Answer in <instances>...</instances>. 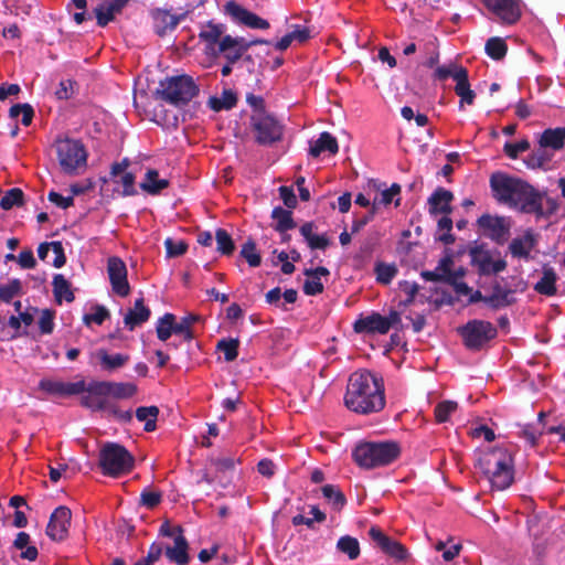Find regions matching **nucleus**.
<instances>
[{"mask_svg": "<svg viewBox=\"0 0 565 565\" xmlns=\"http://www.w3.org/2000/svg\"><path fill=\"white\" fill-rule=\"evenodd\" d=\"M497 203L537 217H547L558 210L556 199L537 191L524 180L497 173Z\"/></svg>", "mask_w": 565, "mask_h": 565, "instance_id": "nucleus-1", "label": "nucleus"}, {"mask_svg": "<svg viewBox=\"0 0 565 565\" xmlns=\"http://www.w3.org/2000/svg\"><path fill=\"white\" fill-rule=\"evenodd\" d=\"M344 404L349 409L360 414L382 411L385 406L382 379L367 371L353 373L349 380Z\"/></svg>", "mask_w": 565, "mask_h": 565, "instance_id": "nucleus-2", "label": "nucleus"}, {"mask_svg": "<svg viewBox=\"0 0 565 565\" xmlns=\"http://www.w3.org/2000/svg\"><path fill=\"white\" fill-rule=\"evenodd\" d=\"M399 452L401 448L394 441L364 443L355 448L353 456L361 467L374 468L391 463Z\"/></svg>", "mask_w": 565, "mask_h": 565, "instance_id": "nucleus-3", "label": "nucleus"}, {"mask_svg": "<svg viewBox=\"0 0 565 565\" xmlns=\"http://www.w3.org/2000/svg\"><path fill=\"white\" fill-rule=\"evenodd\" d=\"M198 92L199 87L192 77L179 75L161 81L156 94L166 102L179 106L189 103Z\"/></svg>", "mask_w": 565, "mask_h": 565, "instance_id": "nucleus-4", "label": "nucleus"}, {"mask_svg": "<svg viewBox=\"0 0 565 565\" xmlns=\"http://www.w3.org/2000/svg\"><path fill=\"white\" fill-rule=\"evenodd\" d=\"M56 158L61 169L68 174H76L86 167L87 151L75 139H60L55 142Z\"/></svg>", "mask_w": 565, "mask_h": 565, "instance_id": "nucleus-5", "label": "nucleus"}, {"mask_svg": "<svg viewBox=\"0 0 565 565\" xmlns=\"http://www.w3.org/2000/svg\"><path fill=\"white\" fill-rule=\"evenodd\" d=\"M131 454L118 444H106L99 456L103 473L110 477H119L131 471L134 467Z\"/></svg>", "mask_w": 565, "mask_h": 565, "instance_id": "nucleus-6", "label": "nucleus"}, {"mask_svg": "<svg viewBox=\"0 0 565 565\" xmlns=\"http://www.w3.org/2000/svg\"><path fill=\"white\" fill-rule=\"evenodd\" d=\"M160 534L171 540L166 544L167 557L179 565L186 564L189 561L188 543L182 535L181 527L166 521L160 527Z\"/></svg>", "mask_w": 565, "mask_h": 565, "instance_id": "nucleus-7", "label": "nucleus"}, {"mask_svg": "<svg viewBox=\"0 0 565 565\" xmlns=\"http://www.w3.org/2000/svg\"><path fill=\"white\" fill-rule=\"evenodd\" d=\"M465 275L462 267L455 265L454 258L450 255H446L440 259L439 265L434 271L426 273L425 276L429 279H439L452 284L460 295H467L469 288L466 284L459 279Z\"/></svg>", "mask_w": 565, "mask_h": 565, "instance_id": "nucleus-8", "label": "nucleus"}, {"mask_svg": "<svg viewBox=\"0 0 565 565\" xmlns=\"http://www.w3.org/2000/svg\"><path fill=\"white\" fill-rule=\"evenodd\" d=\"M252 124L256 138L260 143H270L281 136L280 125L270 116L260 111L252 117Z\"/></svg>", "mask_w": 565, "mask_h": 565, "instance_id": "nucleus-9", "label": "nucleus"}, {"mask_svg": "<svg viewBox=\"0 0 565 565\" xmlns=\"http://www.w3.org/2000/svg\"><path fill=\"white\" fill-rule=\"evenodd\" d=\"M526 284L519 276L501 278L497 281V307L510 306L515 301V295L525 290Z\"/></svg>", "mask_w": 565, "mask_h": 565, "instance_id": "nucleus-10", "label": "nucleus"}, {"mask_svg": "<svg viewBox=\"0 0 565 565\" xmlns=\"http://www.w3.org/2000/svg\"><path fill=\"white\" fill-rule=\"evenodd\" d=\"M107 271L114 292L126 297L130 291L126 264L119 257L113 256L108 259Z\"/></svg>", "mask_w": 565, "mask_h": 565, "instance_id": "nucleus-11", "label": "nucleus"}, {"mask_svg": "<svg viewBox=\"0 0 565 565\" xmlns=\"http://www.w3.org/2000/svg\"><path fill=\"white\" fill-rule=\"evenodd\" d=\"M491 332L490 322L472 321L462 329V337L468 348L479 349L490 340Z\"/></svg>", "mask_w": 565, "mask_h": 565, "instance_id": "nucleus-12", "label": "nucleus"}, {"mask_svg": "<svg viewBox=\"0 0 565 565\" xmlns=\"http://www.w3.org/2000/svg\"><path fill=\"white\" fill-rule=\"evenodd\" d=\"M392 326L391 319L372 312L361 315L354 322L353 329L356 333H380L385 334Z\"/></svg>", "mask_w": 565, "mask_h": 565, "instance_id": "nucleus-13", "label": "nucleus"}, {"mask_svg": "<svg viewBox=\"0 0 565 565\" xmlns=\"http://www.w3.org/2000/svg\"><path fill=\"white\" fill-rule=\"evenodd\" d=\"M71 510L66 507H58L52 513L46 527V534L54 541H62L66 537L71 524Z\"/></svg>", "mask_w": 565, "mask_h": 565, "instance_id": "nucleus-14", "label": "nucleus"}, {"mask_svg": "<svg viewBox=\"0 0 565 565\" xmlns=\"http://www.w3.org/2000/svg\"><path fill=\"white\" fill-rule=\"evenodd\" d=\"M256 43L262 41L247 42L244 38H233L224 35L217 46V52L224 54L230 63H234L242 57V55Z\"/></svg>", "mask_w": 565, "mask_h": 565, "instance_id": "nucleus-15", "label": "nucleus"}, {"mask_svg": "<svg viewBox=\"0 0 565 565\" xmlns=\"http://www.w3.org/2000/svg\"><path fill=\"white\" fill-rule=\"evenodd\" d=\"M225 11L228 15L232 17L233 20L243 23L248 28L260 30H266L269 28V23L265 19L246 10L235 2H228L225 6Z\"/></svg>", "mask_w": 565, "mask_h": 565, "instance_id": "nucleus-16", "label": "nucleus"}, {"mask_svg": "<svg viewBox=\"0 0 565 565\" xmlns=\"http://www.w3.org/2000/svg\"><path fill=\"white\" fill-rule=\"evenodd\" d=\"M40 388L54 396H71L85 391V382H63L58 380L44 379L40 382Z\"/></svg>", "mask_w": 565, "mask_h": 565, "instance_id": "nucleus-17", "label": "nucleus"}, {"mask_svg": "<svg viewBox=\"0 0 565 565\" xmlns=\"http://www.w3.org/2000/svg\"><path fill=\"white\" fill-rule=\"evenodd\" d=\"M369 534L375 544L387 555L398 561L406 557L405 548L398 542L388 539L379 527H371Z\"/></svg>", "mask_w": 565, "mask_h": 565, "instance_id": "nucleus-18", "label": "nucleus"}, {"mask_svg": "<svg viewBox=\"0 0 565 565\" xmlns=\"http://www.w3.org/2000/svg\"><path fill=\"white\" fill-rule=\"evenodd\" d=\"M95 14L100 26L108 24L126 6L128 0H94Z\"/></svg>", "mask_w": 565, "mask_h": 565, "instance_id": "nucleus-19", "label": "nucleus"}, {"mask_svg": "<svg viewBox=\"0 0 565 565\" xmlns=\"http://www.w3.org/2000/svg\"><path fill=\"white\" fill-rule=\"evenodd\" d=\"M92 359L97 361L104 371H115L125 366L130 356L126 353H110L106 349H98L92 353Z\"/></svg>", "mask_w": 565, "mask_h": 565, "instance_id": "nucleus-20", "label": "nucleus"}, {"mask_svg": "<svg viewBox=\"0 0 565 565\" xmlns=\"http://www.w3.org/2000/svg\"><path fill=\"white\" fill-rule=\"evenodd\" d=\"M399 193H401V186L396 183L392 184L390 188L383 189L380 191L379 195L374 198L372 203V212L371 214L362 220L360 223L355 225V228H360L364 224H366L372 217L375 211L381 205H388L393 202H395V205L399 204Z\"/></svg>", "mask_w": 565, "mask_h": 565, "instance_id": "nucleus-21", "label": "nucleus"}, {"mask_svg": "<svg viewBox=\"0 0 565 565\" xmlns=\"http://www.w3.org/2000/svg\"><path fill=\"white\" fill-rule=\"evenodd\" d=\"M521 17L520 0H497V22L513 24Z\"/></svg>", "mask_w": 565, "mask_h": 565, "instance_id": "nucleus-22", "label": "nucleus"}, {"mask_svg": "<svg viewBox=\"0 0 565 565\" xmlns=\"http://www.w3.org/2000/svg\"><path fill=\"white\" fill-rule=\"evenodd\" d=\"M454 195L450 191L443 188L437 189L428 200L429 213L434 216L438 214H449L451 212V201Z\"/></svg>", "mask_w": 565, "mask_h": 565, "instance_id": "nucleus-23", "label": "nucleus"}, {"mask_svg": "<svg viewBox=\"0 0 565 565\" xmlns=\"http://www.w3.org/2000/svg\"><path fill=\"white\" fill-rule=\"evenodd\" d=\"M535 243L534 234L527 231L511 241L509 252L513 257L527 258Z\"/></svg>", "mask_w": 565, "mask_h": 565, "instance_id": "nucleus-24", "label": "nucleus"}, {"mask_svg": "<svg viewBox=\"0 0 565 565\" xmlns=\"http://www.w3.org/2000/svg\"><path fill=\"white\" fill-rule=\"evenodd\" d=\"M94 391L100 394H108L113 397L117 398H128L131 397L137 388L134 384L130 383H98L94 385Z\"/></svg>", "mask_w": 565, "mask_h": 565, "instance_id": "nucleus-25", "label": "nucleus"}, {"mask_svg": "<svg viewBox=\"0 0 565 565\" xmlns=\"http://www.w3.org/2000/svg\"><path fill=\"white\" fill-rule=\"evenodd\" d=\"M126 163H117L111 168V174L115 178V183L122 186L124 195H132L136 193L135 189V177L128 172Z\"/></svg>", "mask_w": 565, "mask_h": 565, "instance_id": "nucleus-26", "label": "nucleus"}, {"mask_svg": "<svg viewBox=\"0 0 565 565\" xmlns=\"http://www.w3.org/2000/svg\"><path fill=\"white\" fill-rule=\"evenodd\" d=\"M338 149L337 139L329 132H322L317 140L310 142L309 152L312 157H318L324 152L335 154Z\"/></svg>", "mask_w": 565, "mask_h": 565, "instance_id": "nucleus-27", "label": "nucleus"}, {"mask_svg": "<svg viewBox=\"0 0 565 565\" xmlns=\"http://www.w3.org/2000/svg\"><path fill=\"white\" fill-rule=\"evenodd\" d=\"M470 255L472 264L481 274L489 275L494 271V260L490 250L477 246L471 249Z\"/></svg>", "mask_w": 565, "mask_h": 565, "instance_id": "nucleus-28", "label": "nucleus"}, {"mask_svg": "<svg viewBox=\"0 0 565 565\" xmlns=\"http://www.w3.org/2000/svg\"><path fill=\"white\" fill-rule=\"evenodd\" d=\"M149 316L150 310L143 305L142 299H138L135 301L134 307L125 315L124 322L126 327L132 330L135 327L146 322Z\"/></svg>", "mask_w": 565, "mask_h": 565, "instance_id": "nucleus-29", "label": "nucleus"}, {"mask_svg": "<svg viewBox=\"0 0 565 565\" xmlns=\"http://www.w3.org/2000/svg\"><path fill=\"white\" fill-rule=\"evenodd\" d=\"M329 270L324 267H318L315 270H307V279L303 285V290L307 295H318L323 290L322 277H327Z\"/></svg>", "mask_w": 565, "mask_h": 565, "instance_id": "nucleus-30", "label": "nucleus"}, {"mask_svg": "<svg viewBox=\"0 0 565 565\" xmlns=\"http://www.w3.org/2000/svg\"><path fill=\"white\" fill-rule=\"evenodd\" d=\"M152 18L153 25L158 34H164L168 31L173 30L179 23V19L175 15L161 9L153 11Z\"/></svg>", "mask_w": 565, "mask_h": 565, "instance_id": "nucleus-31", "label": "nucleus"}, {"mask_svg": "<svg viewBox=\"0 0 565 565\" xmlns=\"http://www.w3.org/2000/svg\"><path fill=\"white\" fill-rule=\"evenodd\" d=\"M18 316H11L9 319V326L15 330L17 333L20 332L21 329H26L32 324L38 313V309L28 308L25 311H21V303L15 302Z\"/></svg>", "mask_w": 565, "mask_h": 565, "instance_id": "nucleus-32", "label": "nucleus"}, {"mask_svg": "<svg viewBox=\"0 0 565 565\" xmlns=\"http://www.w3.org/2000/svg\"><path fill=\"white\" fill-rule=\"evenodd\" d=\"M310 38V32L307 28L296 25L292 31L282 36L277 43L276 49L285 51L292 43H303Z\"/></svg>", "mask_w": 565, "mask_h": 565, "instance_id": "nucleus-33", "label": "nucleus"}, {"mask_svg": "<svg viewBox=\"0 0 565 565\" xmlns=\"http://www.w3.org/2000/svg\"><path fill=\"white\" fill-rule=\"evenodd\" d=\"M492 450L488 445L487 450L478 452L476 467L484 475V480L489 483V487H493L494 472L492 471Z\"/></svg>", "mask_w": 565, "mask_h": 565, "instance_id": "nucleus-34", "label": "nucleus"}, {"mask_svg": "<svg viewBox=\"0 0 565 565\" xmlns=\"http://www.w3.org/2000/svg\"><path fill=\"white\" fill-rule=\"evenodd\" d=\"M565 128L546 129L540 139V146L559 150L564 146Z\"/></svg>", "mask_w": 565, "mask_h": 565, "instance_id": "nucleus-35", "label": "nucleus"}, {"mask_svg": "<svg viewBox=\"0 0 565 565\" xmlns=\"http://www.w3.org/2000/svg\"><path fill=\"white\" fill-rule=\"evenodd\" d=\"M556 273L551 267H544L541 279L535 284L534 289L546 296H553L556 294Z\"/></svg>", "mask_w": 565, "mask_h": 565, "instance_id": "nucleus-36", "label": "nucleus"}, {"mask_svg": "<svg viewBox=\"0 0 565 565\" xmlns=\"http://www.w3.org/2000/svg\"><path fill=\"white\" fill-rule=\"evenodd\" d=\"M168 184V180L160 179L156 170H148L140 188L147 193L157 194L166 189Z\"/></svg>", "mask_w": 565, "mask_h": 565, "instance_id": "nucleus-37", "label": "nucleus"}, {"mask_svg": "<svg viewBox=\"0 0 565 565\" xmlns=\"http://www.w3.org/2000/svg\"><path fill=\"white\" fill-rule=\"evenodd\" d=\"M224 33V26L221 24L207 23L204 25L200 32V38L206 42L207 47L213 50V46L217 44L220 45V41Z\"/></svg>", "mask_w": 565, "mask_h": 565, "instance_id": "nucleus-38", "label": "nucleus"}, {"mask_svg": "<svg viewBox=\"0 0 565 565\" xmlns=\"http://www.w3.org/2000/svg\"><path fill=\"white\" fill-rule=\"evenodd\" d=\"M455 82L456 94L460 97V107L462 108L465 104L471 105L475 99V93L470 89L467 71L457 77Z\"/></svg>", "mask_w": 565, "mask_h": 565, "instance_id": "nucleus-39", "label": "nucleus"}, {"mask_svg": "<svg viewBox=\"0 0 565 565\" xmlns=\"http://www.w3.org/2000/svg\"><path fill=\"white\" fill-rule=\"evenodd\" d=\"M337 548L339 552L345 554L351 561L356 559L360 556V544L353 536H341L338 540Z\"/></svg>", "mask_w": 565, "mask_h": 565, "instance_id": "nucleus-40", "label": "nucleus"}, {"mask_svg": "<svg viewBox=\"0 0 565 565\" xmlns=\"http://www.w3.org/2000/svg\"><path fill=\"white\" fill-rule=\"evenodd\" d=\"M300 233L310 248L323 249L328 244V241L323 235H319L313 232V225L311 223L303 224L300 227Z\"/></svg>", "mask_w": 565, "mask_h": 565, "instance_id": "nucleus-41", "label": "nucleus"}, {"mask_svg": "<svg viewBox=\"0 0 565 565\" xmlns=\"http://www.w3.org/2000/svg\"><path fill=\"white\" fill-rule=\"evenodd\" d=\"M53 288L54 295L58 302L72 301L74 299L73 292L71 290L70 282L62 275H55L53 278Z\"/></svg>", "mask_w": 565, "mask_h": 565, "instance_id": "nucleus-42", "label": "nucleus"}, {"mask_svg": "<svg viewBox=\"0 0 565 565\" xmlns=\"http://www.w3.org/2000/svg\"><path fill=\"white\" fill-rule=\"evenodd\" d=\"M159 411L156 406L139 407L136 412V417L139 422L145 423V429L152 431L156 429V422Z\"/></svg>", "mask_w": 565, "mask_h": 565, "instance_id": "nucleus-43", "label": "nucleus"}, {"mask_svg": "<svg viewBox=\"0 0 565 565\" xmlns=\"http://www.w3.org/2000/svg\"><path fill=\"white\" fill-rule=\"evenodd\" d=\"M499 470H514L512 451L497 446V487H499Z\"/></svg>", "mask_w": 565, "mask_h": 565, "instance_id": "nucleus-44", "label": "nucleus"}, {"mask_svg": "<svg viewBox=\"0 0 565 565\" xmlns=\"http://www.w3.org/2000/svg\"><path fill=\"white\" fill-rule=\"evenodd\" d=\"M435 550L443 553V558L446 562L452 561L459 555L461 551V544L456 542L454 539H449L446 542L438 541L435 544Z\"/></svg>", "mask_w": 565, "mask_h": 565, "instance_id": "nucleus-45", "label": "nucleus"}, {"mask_svg": "<svg viewBox=\"0 0 565 565\" xmlns=\"http://www.w3.org/2000/svg\"><path fill=\"white\" fill-rule=\"evenodd\" d=\"M236 104V95L231 89L223 90L220 97H211L209 105L212 109L218 111L230 109Z\"/></svg>", "mask_w": 565, "mask_h": 565, "instance_id": "nucleus-46", "label": "nucleus"}, {"mask_svg": "<svg viewBox=\"0 0 565 565\" xmlns=\"http://www.w3.org/2000/svg\"><path fill=\"white\" fill-rule=\"evenodd\" d=\"M109 316L108 310L103 306H93L83 317L86 326L97 324L100 326Z\"/></svg>", "mask_w": 565, "mask_h": 565, "instance_id": "nucleus-47", "label": "nucleus"}, {"mask_svg": "<svg viewBox=\"0 0 565 565\" xmlns=\"http://www.w3.org/2000/svg\"><path fill=\"white\" fill-rule=\"evenodd\" d=\"M22 285L19 279L0 284V301L9 302L21 294Z\"/></svg>", "mask_w": 565, "mask_h": 565, "instance_id": "nucleus-48", "label": "nucleus"}, {"mask_svg": "<svg viewBox=\"0 0 565 565\" xmlns=\"http://www.w3.org/2000/svg\"><path fill=\"white\" fill-rule=\"evenodd\" d=\"M466 72V68L462 66L456 64V63H448L441 66H438L435 71V77L439 81H445L448 77H451L454 81L461 76L462 73Z\"/></svg>", "mask_w": 565, "mask_h": 565, "instance_id": "nucleus-49", "label": "nucleus"}, {"mask_svg": "<svg viewBox=\"0 0 565 565\" xmlns=\"http://www.w3.org/2000/svg\"><path fill=\"white\" fill-rule=\"evenodd\" d=\"M173 320L175 317L171 313L164 315L157 323V335L161 341H167L174 333Z\"/></svg>", "mask_w": 565, "mask_h": 565, "instance_id": "nucleus-50", "label": "nucleus"}, {"mask_svg": "<svg viewBox=\"0 0 565 565\" xmlns=\"http://www.w3.org/2000/svg\"><path fill=\"white\" fill-rule=\"evenodd\" d=\"M438 228H437V239L444 242L445 244H450L454 242L452 235L449 233L452 227V221L448 217V214L443 215L438 220Z\"/></svg>", "mask_w": 565, "mask_h": 565, "instance_id": "nucleus-51", "label": "nucleus"}, {"mask_svg": "<svg viewBox=\"0 0 565 565\" xmlns=\"http://www.w3.org/2000/svg\"><path fill=\"white\" fill-rule=\"evenodd\" d=\"M552 159V154L547 148H540L534 151L527 159V166L532 169L543 168Z\"/></svg>", "mask_w": 565, "mask_h": 565, "instance_id": "nucleus-52", "label": "nucleus"}, {"mask_svg": "<svg viewBox=\"0 0 565 565\" xmlns=\"http://www.w3.org/2000/svg\"><path fill=\"white\" fill-rule=\"evenodd\" d=\"M322 494L323 497L335 508L341 509L344 505L345 499L344 495L341 493V491L327 484L322 487Z\"/></svg>", "mask_w": 565, "mask_h": 565, "instance_id": "nucleus-53", "label": "nucleus"}, {"mask_svg": "<svg viewBox=\"0 0 565 565\" xmlns=\"http://www.w3.org/2000/svg\"><path fill=\"white\" fill-rule=\"evenodd\" d=\"M397 268L393 264L379 263L375 267L377 281L388 284L396 275Z\"/></svg>", "mask_w": 565, "mask_h": 565, "instance_id": "nucleus-54", "label": "nucleus"}, {"mask_svg": "<svg viewBox=\"0 0 565 565\" xmlns=\"http://www.w3.org/2000/svg\"><path fill=\"white\" fill-rule=\"evenodd\" d=\"M457 409V403L451 401L440 402L435 408V417L438 423L447 422Z\"/></svg>", "mask_w": 565, "mask_h": 565, "instance_id": "nucleus-55", "label": "nucleus"}, {"mask_svg": "<svg viewBox=\"0 0 565 565\" xmlns=\"http://www.w3.org/2000/svg\"><path fill=\"white\" fill-rule=\"evenodd\" d=\"M10 116L12 118H19L21 116V122L24 126H29L33 118V109L30 105H14L10 108Z\"/></svg>", "mask_w": 565, "mask_h": 565, "instance_id": "nucleus-56", "label": "nucleus"}, {"mask_svg": "<svg viewBox=\"0 0 565 565\" xmlns=\"http://www.w3.org/2000/svg\"><path fill=\"white\" fill-rule=\"evenodd\" d=\"M38 324L40 328V331L44 334H49L53 331L54 328V315L52 311L44 309L39 311L38 310Z\"/></svg>", "mask_w": 565, "mask_h": 565, "instance_id": "nucleus-57", "label": "nucleus"}, {"mask_svg": "<svg viewBox=\"0 0 565 565\" xmlns=\"http://www.w3.org/2000/svg\"><path fill=\"white\" fill-rule=\"evenodd\" d=\"M217 349L224 353L226 361H233L238 354V341L235 339H224L218 342Z\"/></svg>", "mask_w": 565, "mask_h": 565, "instance_id": "nucleus-58", "label": "nucleus"}, {"mask_svg": "<svg viewBox=\"0 0 565 565\" xmlns=\"http://www.w3.org/2000/svg\"><path fill=\"white\" fill-rule=\"evenodd\" d=\"M22 191L19 189H11L8 191L0 201V205L3 210H10L15 205H19L22 201Z\"/></svg>", "mask_w": 565, "mask_h": 565, "instance_id": "nucleus-59", "label": "nucleus"}, {"mask_svg": "<svg viewBox=\"0 0 565 565\" xmlns=\"http://www.w3.org/2000/svg\"><path fill=\"white\" fill-rule=\"evenodd\" d=\"M241 255L252 267H257L260 264V255L253 243H246L241 250Z\"/></svg>", "mask_w": 565, "mask_h": 565, "instance_id": "nucleus-60", "label": "nucleus"}, {"mask_svg": "<svg viewBox=\"0 0 565 565\" xmlns=\"http://www.w3.org/2000/svg\"><path fill=\"white\" fill-rule=\"evenodd\" d=\"M216 243L217 249L223 254H231L234 249L233 241L224 230H218L216 232Z\"/></svg>", "mask_w": 565, "mask_h": 565, "instance_id": "nucleus-61", "label": "nucleus"}, {"mask_svg": "<svg viewBox=\"0 0 565 565\" xmlns=\"http://www.w3.org/2000/svg\"><path fill=\"white\" fill-rule=\"evenodd\" d=\"M167 256L168 257H177L181 256L186 250V244L183 241H174L172 238H167L164 241Z\"/></svg>", "mask_w": 565, "mask_h": 565, "instance_id": "nucleus-62", "label": "nucleus"}, {"mask_svg": "<svg viewBox=\"0 0 565 565\" xmlns=\"http://www.w3.org/2000/svg\"><path fill=\"white\" fill-rule=\"evenodd\" d=\"M530 148L527 140H521L515 143L507 142L503 146V151L511 159H516L519 153L526 151Z\"/></svg>", "mask_w": 565, "mask_h": 565, "instance_id": "nucleus-63", "label": "nucleus"}, {"mask_svg": "<svg viewBox=\"0 0 565 565\" xmlns=\"http://www.w3.org/2000/svg\"><path fill=\"white\" fill-rule=\"evenodd\" d=\"M51 262L54 267L60 268L65 264L63 246L60 242H52Z\"/></svg>", "mask_w": 565, "mask_h": 565, "instance_id": "nucleus-64", "label": "nucleus"}]
</instances>
